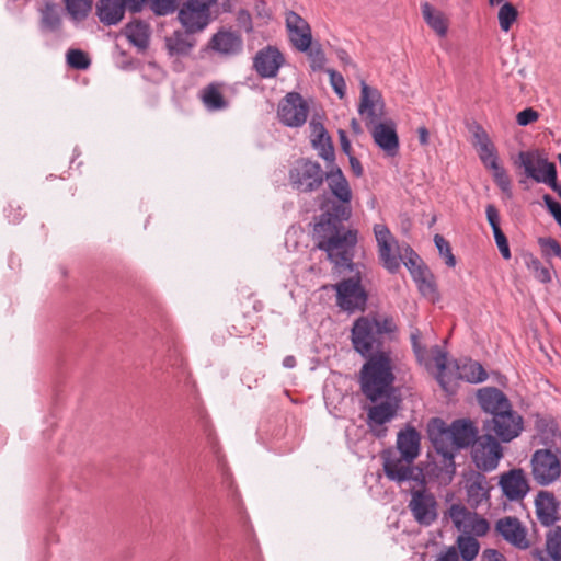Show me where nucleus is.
Returning <instances> with one entry per match:
<instances>
[{
  "label": "nucleus",
  "mask_w": 561,
  "mask_h": 561,
  "mask_svg": "<svg viewBox=\"0 0 561 561\" xmlns=\"http://www.w3.org/2000/svg\"><path fill=\"white\" fill-rule=\"evenodd\" d=\"M288 180L294 190L305 194L319 191L327 182L329 191L319 197L320 213L328 209L343 213L353 198L351 185L339 165H327L323 170L319 162L299 158L289 169Z\"/></svg>",
  "instance_id": "nucleus-1"
},
{
  "label": "nucleus",
  "mask_w": 561,
  "mask_h": 561,
  "mask_svg": "<svg viewBox=\"0 0 561 561\" xmlns=\"http://www.w3.org/2000/svg\"><path fill=\"white\" fill-rule=\"evenodd\" d=\"M427 432L436 453L432 473L439 484L448 485L456 473L457 451L474 445L479 439L478 430L470 420H455L448 426L442 419L435 417L430 422Z\"/></svg>",
  "instance_id": "nucleus-2"
},
{
  "label": "nucleus",
  "mask_w": 561,
  "mask_h": 561,
  "mask_svg": "<svg viewBox=\"0 0 561 561\" xmlns=\"http://www.w3.org/2000/svg\"><path fill=\"white\" fill-rule=\"evenodd\" d=\"M351 216L352 202H347L343 213L332 209L320 213L314 225V234L318 238L317 248L324 251L335 266L353 271L357 231L345 229L343 225Z\"/></svg>",
  "instance_id": "nucleus-3"
},
{
  "label": "nucleus",
  "mask_w": 561,
  "mask_h": 561,
  "mask_svg": "<svg viewBox=\"0 0 561 561\" xmlns=\"http://www.w3.org/2000/svg\"><path fill=\"white\" fill-rule=\"evenodd\" d=\"M360 370V389L370 402H378L382 397L396 394L394 374L390 352H379L366 357Z\"/></svg>",
  "instance_id": "nucleus-4"
},
{
  "label": "nucleus",
  "mask_w": 561,
  "mask_h": 561,
  "mask_svg": "<svg viewBox=\"0 0 561 561\" xmlns=\"http://www.w3.org/2000/svg\"><path fill=\"white\" fill-rule=\"evenodd\" d=\"M385 339L378 333L376 324L369 316L358 318L352 328V343L354 350L363 357H370L383 348Z\"/></svg>",
  "instance_id": "nucleus-5"
},
{
  "label": "nucleus",
  "mask_w": 561,
  "mask_h": 561,
  "mask_svg": "<svg viewBox=\"0 0 561 561\" xmlns=\"http://www.w3.org/2000/svg\"><path fill=\"white\" fill-rule=\"evenodd\" d=\"M534 480L542 486L556 482L561 476V449L541 448L535 450L530 459Z\"/></svg>",
  "instance_id": "nucleus-6"
},
{
  "label": "nucleus",
  "mask_w": 561,
  "mask_h": 561,
  "mask_svg": "<svg viewBox=\"0 0 561 561\" xmlns=\"http://www.w3.org/2000/svg\"><path fill=\"white\" fill-rule=\"evenodd\" d=\"M482 428L485 434L494 436L497 440L510 443L520 435L524 420L513 408H510L485 419Z\"/></svg>",
  "instance_id": "nucleus-7"
},
{
  "label": "nucleus",
  "mask_w": 561,
  "mask_h": 561,
  "mask_svg": "<svg viewBox=\"0 0 561 561\" xmlns=\"http://www.w3.org/2000/svg\"><path fill=\"white\" fill-rule=\"evenodd\" d=\"M217 0H186L178 12V20L186 33H198L211 21V8Z\"/></svg>",
  "instance_id": "nucleus-8"
},
{
  "label": "nucleus",
  "mask_w": 561,
  "mask_h": 561,
  "mask_svg": "<svg viewBox=\"0 0 561 561\" xmlns=\"http://www.w3.org/2000/svg\"><path fill=\"white\" fill-rule=\"evenodd\" d=\"M400 398L397 394L382 397L378 402L367 410V425L377 438H383L387 435V423L391 422L400 409Z\"/></svg>",
  "instance_id": "nucleus-9"
},
{
  "label": "nucleus",
  "mask_w": 561,
  "mask_h": 561,
  "mask_svg": "<svg viewBox=\"0 0 561 561\" xmlns=\"http://www.w3.org/2000/svg\"><path fill=\"white\" fill-rule=\"evenodd\" d=\"M336 305L344 311L363 310L367 304V294L362 286L359 273L334 285Z\"/></svg>",
  "instance_id": "nucleus-10"
},
{
  "label": "nucleus",
  "mask_w": 561,
  "mask_h": 561,
  "mask_svg": "<svg viewBox=\"0 0 561 561\" xmlns=\"http://www.w3.org/2000/svg\"><path fill=\"white\" fill-rule=\"evenodd\" d=\"M410 494L411 499L408 503V508L414 520L421 526H431L438 517V503L434 494L425 486L413 489Z\"/></svg>",
  "instance_id": "nucleus-11"
},
{
  "label": "nucleus",
  "mask_w": 561,
  "mask_h": 561,
  "mask_svg": "<svg viewBox=\"0 0 561 561\" xmlns=\"http://www.w3.org/2000/svg\"><path fill=\"white\" fill-rule=\"evenodd\" d=\"M383 458V471L386 477L399 484L407 481H419L424 482L422 472H415L416 469L413 466L414 460H408L404 456L398 455L393 451H387L382 456Z\"/></svg>",
  "instance_id": "nucleus-12"
},
{
  "label": "nucleus",
  "mask_w": 561,
  "mask_h": 561,
  "mask_svg": "<svg viewBox=\"0 0 561 561\" xmlns=\"http://www.w3.org/2000/svg\"><path fill=\"white\" fill-rule=\"evenodd\" d=\"M472 460L483 471L494 470L503 456V449L494 436L484 434L472 446Z\"/></svg>",
  "instance_id": "nucleus-13"
},
{
  "label": "nucleus",
  "mask_w": 561,
  "mask_h": 561,
  "mask_svg": "<svg viewBox=\"0 0 561 561\" xmlns=\"http://www.w3.org/2000/svg\"><path fill=\"white\" fill-rule=\"evenodd\" d=\"M309 107L298 92L287 93L279 102L277 116L279 122L288 127L302 126L308 117Z\"/></svg>",
  "instance_id": "nucleus-14"
},
{
  "label": "nucleus",
  "mask_w": 561,
  "mask_h": 561,
  "mask_svg": "<svg viewBox=\"0 0 561 561\" xmlns=\"http://www.w3.org/2000/svg\"><path fill=\"white\" fill-rule=\"evenodd\" d=\"M373 230L378 245L379 259L383 267L392 274L398 272L401 256L397 251V240L383 224L374 225Z\"/></svg>",
  "instance_id": "nucleus-15"
},
{
  "label": "nucleus",
  "mask_w": 561,
  "mask_h": 561,
  "mask_svg": "<svg viewBox=\"0 0 561 561\" xmlns=\"http://www.w3.org/2000/svg\"><path fill=\"white\" fill-rule=\"evenodd\" d=\"M383 110L385 103L381 93L362 80L358 113L364 118L368 128L380 122Z\"/></svg>",
  "instance_id": "nucleus-16"
},
{
  "label": "nucleus",
  "mask_w": 561,
  "mask_h": 561,
  "mask_svg": "<svg viewBox=\"0 0 561 561\" xmlns=\"http://www.w3.org/2000/svg\"><path fill=\"white\" fill-rule=\"evenodd\" d=\"M243 38L240 33L220 28L208 42V49L220 57L231 58L243 51Z\"/></svg>",
  "instance_id": "nucleus-17"
},
{
  "label": "nucleus",
  "mask_w": 561,
  "mask_h": 561,
  "mask_svg": "<svg viewBox=\"0 0 561 561\" xmlns=\"http://www.w3.org/2000/svg\"><path fill=\"white\" fill-rule=\"evenodd\" d=\"M284 64L283 54L271 45L260 49L253 57V69L264 79L275 78Z\"/></svg>",
  "instance_id": "nucleus-18"
},
{
  "label": "nucleus",
  "mask_w": 561,
  "mask_h": 561,
  "mask_svg": "<svg viewBox=\"0 0 561 561\" xmlns=\"http://www.w3.org/2000/svg\"><path fill=\"white\" fill-rule=\"evenodd\" d=\"M463 483L467 502L471 507L476 508L489 501L491 486L483 473L471 470L463 476Z\"/></svg>",
  "instance_id": "nucleus-19"
},
{
  "label": "nucleus",
  "mask_w": 561,
  "mask_h": 561,
  "mask_svg": "<svg viewBox=\"0 0 561 561\" xmlns=\"http://www.w3.org/2000/svg\"><path fill=\"white\" fill-rule=\"evenodd\" d=\"M291 44L297 50H307L312 42L311 27L298 13L288 11L285 18Z\"/></svg>",
  "instance_id": "nucleus-20"
},
{
  "label": "nucleus",
  "mask_w": 561,
  "mask_h": 561,
  "mask_svg": "<svg viewBox=\"0 0 561 561\" xmlns=\"http://www.w3.org/2000/svg\"><path fill=\"white\" fill-rule=\"evenodd\" d=\"M499 485L510 501L523 500L529 491L528 480L523 469H511L502 473Z\"/></svg>",
  "instance_id": "nucleus-21"
},
{
  "label": "nucleus",
  "mask_w": 561,
  "mask_h": 561,
  "mask_svg": "<svg viewBox=\"0 0 561 561\" xmlns=\"http://www.w3.org/2000/svg\"><path fill=\"white\" fill-rule=\"evenodd\" d=\"M518 162L524 168L527 176L531 178L537 183H542L541 179H547V173L550 168L556 167L547 158H542L535 151H520L518 153Z\"/></svg>",
  "instance_id": "nucleus-22"
},
{
  "label": "nucleus",
  "mask_w": 561,
  "mask_h": 561,
  "mask_svg": "<svg viewBox=\"0 0 561 561\" xmlns=\"http://www.w3.org/2000/svg\"><path fill=\"white\" fill-rule=\"evenodd\" d=\"M478 402L481 409L491 416L512 408L506 394L495 387H485L478 390Z\"/></svg>",
  "instance_id": "nucleus-23"
},
{
  "label": "nucleus",
  "mask_w": 561,
  "mask_h": 561,
  "mask_svg": "<svg viewBox=\"0 0 561 561\" xmlns=\"http://www.w3.org/2000/svg\"><path fill=\"white\" fill-rule=\"evenodd\" d=\"M497 533L510 543L519 548H528L525 528L516 517L506 516L496 522Z\"/></svg>",
  "instance_id": "nucleus-24"
},
{
  "label": "nucleus",
  "mask_w": 561,
  "mask_h": 561,
  "mask_svg": "<svg viewBox=\"0 0 561 561\" xmlns=\"http://www.w3.org/2000/svg\"><path fill=\"white\" fill-rule=\"evenodd\" d=\"M538 520L546 527L552 526L559 519V503L549 491H539L535 499Z\"/></svg>",
  "instance_id": "nucleus-25"
},
{
  "label": "nucleus",
  "mask_w": 561,
  "mask_h": 561,
  "mask_svg": "<svg viewBox=\"0 0 561 561\" xmlns=\"http://www.w3.org/2000/svg\"><path fill=\"white\" fill-rule=\"evenodd\" d=\"M371 134L376 145L389 157H394L399 151V138L393 123H377L371 125Z\"/></svg>",
  "instance_id": "nucleus-26"
},
{
  "label": "nucleus",
  "mask_w": 561,
  "mask_h": 561,
  "mask_svg": "<svg viewBox=\"0 0 561 561\" xmlns=\"http://www.w3.org/2000/svg\"><path fill=\"white\" fill-rule=\"evenodd\" d=\"M421 435L412 426L398 433L397 448L408 460H415L420 454Z\"/></svg>",
  "instance_id": "nucleus-27"
},
{
  "label": "nucleus",
  "mask_w": 561,
  "mask_h": 561,
  "mask_svg": "<svg viewBox=\"0 0 561 561\" xmlns=\"http://www.w3.org/2000/svg\"><path fill=\"white\" fill-rule=\"evenodd\" d=\"M314 136L311 139L313 149L318 151L321 159L327 162V165H337L335 163V152L331 137L322 124L313 126Z\"/></svg>",
  "instance_id": "nucleus-28"
},
{
  "label": "nucleus",
  "mask_w": 561,
  "mask_h": 561,
  "mask_svg": "<svg viewBox=\"0 0 561 561\" xmlns=\"http://www.w3.org/2000/svg\"><path fill=\"white\" fill-rule=\"evenodd\" d=\"M124 0H100L96 5V14L105 25H116L125 13Z\"/></svg>",
  "instance_id": "nucleus-29"
},
{
  "label": "nucleus",
  "mask_w": 561,
  "mask_h": 561,
  "mask_svg": "<svg viewBox=\"0 0 561 561\" xmlns=\"http://www.w3.org/2000/svg\"><path fill=\"white\" fill-rule=\"evenodd\" d=\"M546 552L536 550L534 557L538 561H561V527L556 526L546 534Z\"/></svg>",
  "instance_id": "nucleus-30"
},
{
  "label": "nucleus",
  "mask_w": 561,
  "mask_h": 561,
  "mask_svg": "<svg viewBox=\"0 0 561 561\" xmlns=\"http://www.w3.org/2000/svg\"><path fill=\"white\" fill-rule=\"evenodd\" d=\"M125 36L137 48L145 50L149 46L150 27L142 21H133L125 26Z\"/></svg>",
  "instance_id": "nucleus-31"
},
{
  "label": "nucleus",
  "mask_w": 561,
  "mask_h": 561,
  "mask_svg": "<svg viewBox=\"0 0 561 561\" xmlns=\"http://www.w3.org/2000/svg\"><path fill=\"white\" fill-rule=\"evenodd\" d=\"M192 33L186 31H174L170 36L165 38V46L171 56H184L188 55L191 49L194 47V42L190 39Z\"/></svg>",
  "instance_id": "nucleus-32"
},
{
  "label": "nucleus",
  "mask_w": 561,
  "mask_h": 561,
  "mask_svg": "<svg viewBox=\"0 0 561 561\" xmlns=\"http://www.w3.org/2000/svg\"><path fill=\"white\" fill-rule=\"evenodd\" d=\"M423 19L426 24L439 36L447 34L448 25L443 12L433 8L428 2L421 5Z\"/></svg>",
  "instance_id": "nucleus-33"
},
{
  "label": "nucleus",
  "mask_w": 561,
  "mask_h": 561,
  "mask_svg": "<svg viewBox=\"0 0 561 561\" xmlns=\"http://www.w3.org/2000/svg\"><path fill=\"white\" fill-rule=\"evenodd\" d=\"M202 100L208 111H220L228 106V102L225 100L216 83H210L204 88Z\"/></svg>",
  "instance_id": "nucleus-34"
},
{
  "label": "nucleus",
  "mask_w": 561,
  "mask_h": 561,
  "mask_svg": "<svg viewBox=\"0 0 561 561\" xmlns=\"http://www.w3.org/2000/svg\"><path fill=\"white\" fill-rule=\"evenodd\" d=\"M460 377L470 383H480L486 380L488 374L480 363L470 360L461 367Z\"/></svg>",
  "instance_id": "nucleus-35"
},
{
  "label": "nucleus",
  "mask_w": 561,
  "mask_h": 561,
  "mask_svg": "<svg viewBox=\"0 0 561 561\" xmlns=\"http://www.w3.org/2000/svg\"><path fill=\"white\" fill-rule=\"evenodd\" d=\"M518 19V10L514 4L507 2L506 0L501 3V7L497 12V20L500 28L503 32H508L512 25Z\"/></svg>",
  "instance_id": "nucleus-36"
},
{
  "label": "nucleus",
  "mask_w": 561,
  "mask_h": 561,
  "mask_svg": "<svg viewBox=\"0 0 561 561\" xmlns=\"http://www.w3.org/2000/svg\"><path fill=\"white\" fill-rule=\"evenodd\" d=\"M457 546L463 561L474 560L480 550L479 541L472 536H459Z\"/></svg>",
  "instance_id": "nucleus-37"
},
{
  "label": "nucleus",
  "mask_w": 561,
  "mask_h": 561,
  "mask_svg": "<svg viewBox=\"0 0 561 561\" xmlns=\"http://www.w3.org/2000/svg\"><path fill=\"white\" fill-rule=\"evenodd\" d=\"M60 24V16L56 11L55 4L46 3L45 7L41 9V28L54 32L59 28Z\"/></svg>",
  "instance_id": "nucleus-38"
},
{
  "label": "nucleus",
  "mask_w": 561,
  "mask_h": 561,
  "mask_svg": "<svg viewBox=\"0 0 561 561\" xmlns=\"http://www.w3.org/2000/svg\"><path fill=\"white\" fill-rule=\"evenodd\" d=\"M448 515L458 530H468L467 523L472 519V513H470L463 505L451 504L448 510Z\"/></svg>",
  "instance_id": "nucleus-39"
},
{
  "label": "nucleus",
  "mask_w": 561,
  "mask_h": 561,
  "mask_svg": "<svg viewBox=\"0 0 561 561\" xmlns=\"http://www.w3.org/2000/svg\"><path fill=\"white\" fill-rule=\"evenodd\" d=\"M66 9L75 21H83L92 9V0H65Z\"/></svg>",
  "instance_id": "nucleus-40"
},
{
  "label": "nucleus",
  "mask_w": 561,
  "mask_h": 561,
  "mask_svg": "<svg viewBox=\"0 0 561 561\" xmlns=\"http://www.w3.org/2000/svg\"><path fill=\"white\" fill-rule=\"evenodd\" d=\"M306 53L309 61L310 68L312 71H321L324 69V65L327 62L325 54L319 43L312 44L309 46L307 50H301Z\"/></svg>",
  "instance_id": "nucleus-41"
},
{
  "label": "nucleus",
  "mask_w": 561,
  "mask_h": 561,
  "mask_svg": "<svg viewBox=\"0 0 561 561\" xmlns=\"http://www.w3.org/2000/svg\"><path fill=\"white\" fill-rule=\"evenodd\" d=\"M493 172V179L503 193L511 195L512 183L506 170L500 164L494 163L490 169Z\"/></svg>",
  "instance_id": "nucleus-42"
},
{
  "label": "nucleus",
  "mask_w": 561,
  "mask_h": 561,
  "mask_svg": "<svg viewBox=\"0 0 561 561\" xmlns=\"http://www.w3.org/2000/svg\"><path fill=\"white\" fill-rule=\"evenodd\" d=\"M179 0H148L151 11L158 16L172 14L178 8Z\"/></svg>",
  "instance_id": "nucleus-43"
},
{
  "label": "nucleus",
  "mask_w": 561,
  "mask_h": 561,
  "mask_svg": "<svg viewBox=\"0 0 561 561\" xmlns=\"http://www.w3.org/2000/svg\"><path fill=\"white\" fill-rule=\"evenodd\" d=\"M370 319L376 324L378 333H380L383 339L385 334H393L398 330L397 323L391 316H373Z\"/></svg>",
  "instance_id": "nucleus-44"
},
{
  "label": "nucleus",
  "mask_w": 561,
  "mask_h": 561,
  "mask_svg": "<svg viewBox=\"0 0 561 561\" xmlns=\"http://www.w3.org/2000/svg\"><path fill=\"white\" fill-rule=\"evenodd\" d=\"M67 62L70 67L84 70L90 66L88 55L80 49H69L67 53Z\"/></svg>",
  "instance_id": "nucleus-45"
},
{
  "label": "nucleus",
  "mask_w": 561,
  "mask_h": 561,
  "mask_svg": "<svg viewBox=\"0 0 561 561\" xmlns=\"http://www.w3.org/2000/svg\"><path fill=\"white\" fill-rule=\"evenodd\" d=\"M433 359H434L436 367L439 370V373L436 377L437 381L444 390L448 391V385H447V381L445 380V374H444L446 366H447L446 353H444L438 346H436L435 355H434Z\"/></svg>",
  "instance_id": "nucleus-46"
},
{
  "label": "nucleus",
  "mask_w": 561,
  "mask_h": 561,
  "mask_svg": "<svg viewBox=\"0 0 561 561\" xmlns=\"http://www.w3.org/2000/svg\"><path fill=\"white\" fill-rule=\"evenodd\" d=\"M434 242L439 254L445 257L446 264L449 267H454L456 265V259L451 252L449 242L440 234H435Z\"/></svg>",
  "instance_id": "nucleus-47"
},
{
  "label": "nucleus",
  "mask_w": 561,
  "mask_h": 561,
  "mask_svg": "<svg viewBox=\"0 0 561 561\" xmlns=\"http://www.w3.org/2000/svg\"><path fill=\"white\" fill-rule=\"evenodd\" d=\"M538 244L540 245L543 255H554L561 259V245L556 239L551 237H542L538 239Z\"/></svg>",
  "instance_id": "nucleus-48"
},
{
  "label": "nucleus",
  "mask_w": 561,
  "mask_h": 561,
  "mask_svg": "<svg viewBox=\"0 0 561 561\" xmlns=\"http://www.w3.org/2000/svg\"><path fill=\"white\" fill-rule=\"evenodd\" d=\"M477 151L481 162L485 168L491 169L493 162L499 163L497 151L493 142L477 149Z\"/></svg>",
  "instance_id": "nucleus-49"
},
{
  "label": "nucleus",
  "mask_w": 561,
  "mask_h": 561,
  "mask_svg": "<svg viewBox=\"0 0 561 561\" xmlns=\"http://www.w3.org/2000/svg\"><path fill=\"white\" fill-rule=\"evenodd\" d=\"M416 286L424 297L434 299L437 296V287L433 274L422 278L421 282L416 284Z\"/></svg>",
  "instance_id": "nucleus-50"
},
{
  "label": "nucleus",
  "mask_w": 561,
  "mask_h": 561,
  "mask_svg": "<svg viewBox=\"0 0 561 561\" xmlns=\"http://www.w3.org/2000/svg\"><path fill=\"white\" fill-rule=\"evenodd\" d=\"M468 530L466 533H473L477 536H484L489 530V523L486 519L472 514V519L467 523Z\"/></svg>",
  "instance_id": "nucleus-51"
},
{
  "label": "nucleus",
  "mask_w": 561,
  "mask_h": 561,
  "mask_svg": "<svg viewBox=\"0 0 561 561\" xmlns=\"http://www.w3.org/2000/svg\"><path fill=\"white\" fill-rule=\"evenodd\" d=\"M327 73L330 77V83L334 90V92L343 98L345 94L346 83L341 73L333 69H327Z\"/></svg>",
  "instance_id": "nucleus-52"
},
{
  "label": "nucleus",
  "mask_w": 561,
  "mask_h": 561,
  "mask_svg": "<svg viewBox=\"0 0 561 561\" xmlns=\"http://www.w3.org/2000/svg\"><path fill=\"white\" fill-rule=\"evenodd\" d=\"M472 134H473L472 145L474 146L476 149H479L483 146L485 147V146L492 144L488 133L481 125L476 124L473 126Z\"/></svg>",
  "instance_id": "nucleus-53"
},
{
  "label": "nucleus",
  "mask_w": 561,
  "mask_h": 561,
  "mask_svg": "<svg viewBox=\"0 0 561 561\" xmlns=\"http://www.w3.org/2000/svg\"><path fill=\"white\" fill-rule=\"evenodd\" d=\"M539 113L531 107H527L520 111L516 116V122L519 126H527L531 123L537 122Z\"/></svg>",
  "instance_id": "nucleus-54"
},
{
  "label": "nucleus",
  "mask_w": 561,
  "mask_h": 561,
  "mask_svg": "<svg viewBox=\"0 0 561 561\" xmlns=\"http://www.w3.org/2000/svg\"><path fill=\"white\" fill-rule=\"evenodd\" d=\"M542 199L548 211L552 215L554 220L561 227V204L554 201L549 194H545Z\"/></svg>",
  "instance_id": "nucleus-55"
},
{
  "label": "nucleus",
  "mask_w": 561,
  "mask_h": 561,
  "mask_svg": "<svg viewBox=\"0 0 561 561\" xmlns=\"http://www.w3.org/2000/svg\"><path fill=\"white\" fill-rule=\"evenodd\" d=\"M238 26L242 28L245 33H252L253 31V23H252V16L250 12L245 9H240L237 12L236 16Z\"/></svg>",
  "instance_id": "nucleus-56"
},
{
  "label": "nucleus",
  "mask_w": 561,
  "mask_h": 561,
  "mask_svg": "<svg viewBox=\"0 0 561 561\" xmlns=\"http://www.w3.org/2000/svg\"><path fill=\"white\" fill-rule=\"evenodd\" d=\"M485 215L489 225L492 228V231L495 232L497 230H502L500 227V214L497 208L493 204H489L485 207Z\"/></svg>",
  "instance_id": "nucleus-57"
},
{
  "label": "nucleus",
  "mask_w": 561,
  "mask_h": 561,
  "mask_svg": "<svg viewBox=\"0 0 561 561\" xmlns=\"http://www.w3.org/2000/svg\"><path fill=\"white\" fill-rule=\"evenodd\" d=\"M548 172L549 173H547V179H541L542 183L548 185L553 192H556L559 198L561 199V184H559L557 180V167H552V169L550 168Z\"/></svg>",
  "instance_id": "nucleus-58"
},
{
  "label": "nucleus",
  "mask_w": 561,
  "mask_h": 561,
  "mask_svg": "<svg viewBox=\"0 0 561 561\" xmlns=\"http://www.w3.org/2000/svg\"><path fill=\"white\" fill-rule=\"evenodd\" d=\"M405 252L408 254V257L407 261L404 262V265L410 271V273L416 268L424 266L419 254L415 251H413L410 247L407 248Z\"/></svg>",
  "instance_id": "nucleus-59"
},
{
  "label": "nucleus",
  "mask_w": 561,
  "mask_h": 561,
  "mask_svg": "<svg viewBox=\"0 0 561 561\" xmlns=\"http://www.w3.org/2000/svg\"><path fill=\"white\" fill-rule=\"evenodd\" d=\"M410 340H411V344H412V347H413V351L415 353V355L417 357H422L425 353V348L421 345V331L419 329H414L412 332H411V335H410Z\"/></svg>",
  "instance_id": "nucleus-60"
},
{
  "label": "nucleus",
  "mask_w": 561,
  "mask_h": 561,
  "mask_svg": "<svg viewBox=\"0 0 561 561\" xmlns=\"http://www.w3.org/2000/svg\"><path fill=\"white\" fill-rule=\"evenodd\" d=\"M435 561H459V554L455 547H449L447 550L440 552Z\"/></svg>",
  "instance_id": "nucleus-61"
},
{
  "label": "nucleus",
  "mask_w": 561,
  "mask_h": 561,
  "mask_svg": "<svg viewBox=\"0 0 561 561\" xmlns=\"http://www.w3.org/2000/svg\"><path fill=\"white\" fill-rule=\"evenodd\" d=\"M524 262L526 266L534 273H536L540 267H542L541 262L530 253L524 255Z\"/></svg>",
  "instance_id": "nucleus-62"
},
{
  "label": "nucleus",
  "mask_w": 561,
  "mask_h": 561,
  "mask_svg": "<svg viewBox=\"0 0 561 561\" xmlns=\"http://www.w3.org/2000/svg\"><path fill=\"white\" fill-rule=\"evenodd\" d=\"M482 558L486 561H505V557L495 549H485Z\"/></svg>",
  "instance_id": "nucleus-63"
},
{
  "label": "nucleus",
  "mask_w": 561,
  "mask_h": 561,
  "mask_svg": "<svg viewBox=\"0 0 561 561\" xmlns=\"http://www.w3.org/2000/svg\"><path fill=\"white\" fill-rule=\"evenodd\" d=\"M339 138H340V142H341L342 151L345 154L351 156L352 147H351V142H350L348 138H347L346 131L343 130V129H340L339 130Z\"/></svg>",
  "instance_id": "nucleus-64"
}]
</instances>
